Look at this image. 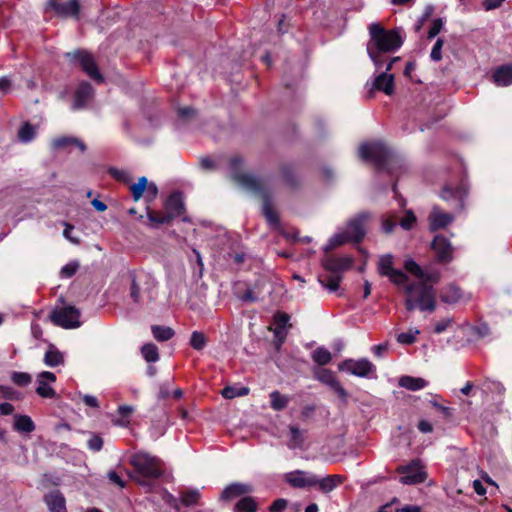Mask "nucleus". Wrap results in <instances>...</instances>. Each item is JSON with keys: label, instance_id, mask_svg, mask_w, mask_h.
I'll return each instance as SVG.
<instances>
[{"label": "nucleus", "instance_id": "6ab92c4d", "mask_svg": "<svg viewBox=\"0 0 512 512\" xmlns=\"http://www.w3.org/2000/svg\"><path fill=\"white\" fill-rule=\"evenodd\" d=\"M44 503L49 512H67L66 499L59 490H52L44 495Z\"/></svg>", "mask_w": 512, "mask_h": 512}, {"label": "nucleus", "instance_id": "f704fd0d", "mask_svg": "<svg viewBox=\"0 0 512 512\" xmlns=\"http://www.w3.org/2000/svg\"><path fill=\"white\" fill-rule=\"evenodd\" d=\"M347 242H353V241L350 239L349 235L347 234V232L345 230L343 232L333 235L329 239L327 245L325 246V251L328 252L330 250H333L336 247L341 246Z\"/></svg>", "mask_w": 512, "mask_h": 512}, {"label": "nucleus", "instance_id": "864d4df0", "mask_svg": "<svg viewBox=\"0 0 512 512\" xmlns=\"http://www.w3.org/2000/svg\"><path fill=\"white\" fill-rule=\"evenodd\" d=\"M88 448L93 452H99L103 447V439L97 434H91L87 441Z\"/></svg>", "mask_w": 512, "mask_h": 512}, {"label": "nucleus", "instance_id": "20e7f679", "mask_svg": "<svg viewBox=\"0 0 512 512\" xmlns=\"http://www.w3.org/2000/svg\"><path fill=\"white\" fill-rule=\"evenodd\" d=\"M368 29L370 39L367 46H371L378 51L395 52L403 44L402 36L396 29L387 30L379 23H371Z\"/></svg>", "mask_w": 512, "mask_h": 512}, {"label": "nucleus", "instance_id": "4c0bfd02", "mask_svg": "<svg viewBox=\"0 0 512 512\" xmlns=\"http://www.w3.org/2000/svg\"><path fill=\"white\" fill-rule=\"evenodd\" d=\"M147 183V178L143 176L138 179V182L133 183L130 186V191L134 201H138L140 198L144 196L145 188H147Z\"/></svg>", "mask_w": 512, "mask_h": 512}, {"label": "nucleus", "instance_id": "680f3d73", "mask_svg": "<svg viewBox=\"0 0 512 512\" xmlns=\"http://www.w3.org/2000/svg\"><path fill=\"white\" fill-rule=\"evenodd\" d=\"M13 82L10 77L3 76L0 77V92L3 94H7L12 90Z\"/></svg>", "mask_w": 512, "mask_h": 512}, {"label": "nucleus", "instance_id": "f3484780", "mask_svg": "<svg viewBox=\"0 0 512 512\" xmlns=\"http://www.w3.org/2000/svg\"><path fill=\"white\" fill-rule=\"evenodd\" d=\"M93 94V87L88 82H81L75 91L72 108L79 110L86 107Z\"/></svg>", "mask_w": 512, "mask_h": 512}, {"label": "nucleus", "instance_id": "a18cd8bd", "mask_svg": "<svg viewBox=\"0 0 512 512\" xmlns=\"http://www.w3.org/2000/svg\"><path fill=\"white\" fill-rule=\"evenodd\" d=\"M325 374L328 375L329 381L328 384L333 388L335 393L343 400L347 399V392L342 387V385L334 378L333 374L330 371H325Z\"/></svg>", "mask_w": 512, "mask_h": 512}, {"label": "nucleus", "instance_id": "e2e57ef3", "mask_svg": "<svg viewBox=\"0 0 512 512\" xmlns=\"http://www.w3.org/2000/svg\"><path fill=\"white\" fill-rule=\"evenodd\" d=\"M433 407H435L439 412L443 414L445 418H450L453 415V409L450 407H446L438 403L437 401H431Z\"/></svg>", "mask_w": 512, "mask_h": 512}, {"label": "nucleus", "instance_id": "423d86ee", "mask_svg": "<svg viewBox=\"0 0 512 512\" xmlns=\"http://www.w3.org/2000/svg\"><path fill=\"white\" fill-rule=\"evenodd\" d=\"M396 472L400 475L399 482L403 485L421 484L428 477L425 467L419 459H414L405 465H399Z\"/></svg>", "mask_w": 512, "mask_h": 512}, {"label": "nucleus", "instance_id": "603ef678", "mask_svg": "<svg viewBox=\"0 0 512 512\" xmlns=\"http://www.w3.org/2000/svg\"><path fill=\"white\" fill-rule=\"evenodd\" d=\"M367 53H368L370 59L372 60V62L374 63L375 67L377 69H380L383 65V58L381 56V54L383 52L378 51L375 48H372L371 46H367Z\"/></svg>", "mask_w": 512, "mask_h": 512}, {"label": "nucleus", "instance_id": "58836bf2", "mask_svg": "<svg viewBox=\"0 0 512 512\" xmlns=\"http://www.w3.org/2000/svg\"><path fill=\"white\" fill-rule=\"evenodd\" d=\"M312 359L318 365L324 366L327 365L332 357L331 353L324 347H318L312 352Z\"/></svg>", "mask_w": 512, "mask_h": 512}, {"label": "nucleus", "instance_id": "bb28decb", "mask_svg": "<svg viewBox=\"0 0 512 512\" xmlns=\"http://www.w3.org/2000/svg\"><path fill=\"white\" fill-rule=\"evenodd\" d=\"M428 382L420 377L402 376L399 379V386L410 391H418L425 388Z\"/></svg>", "mask_w": 512, "mask_h": 512}, {"label": "nucleus", "instance_id": "f03ea898", "mask_svg": "<svg viewBox=\"0 0 512 512\" xmlns=\"http://www.w3.org/2000/svg\"><path fill=\"white\" fill-rule=\"evenodd\" d=\"M243 160L240 157H233L230 160V176L242 188L259 195L263 199V214L269 224H279L277 212L270 204V192L266 180L257 178L252 174L242 172Z\"/></svg>", "mask_w": 512, "mask_h": 512}, {"label": "nucleus", "instance_id": "79ce46f5", "mask_svg": "<svg viewBox=\"0 0 512 512\" xmlns=\"http://www.w3.org/2000/svg\"><path fill=\"white\" fill-rule=\"evenodd\" d=\"M249 393V388L247 387H234L227 386L222 390V396L226 399H233L239 396H245Z\"/></svg>", "mask_w": 512, "mask_h": 512}, {"label": "nucleus", "instance_id": "473e14b6", "mask_svg": "<svg viewBox=\"0 0 512 512\" xmlns=\"http://www.w3.org/2000/svg\"><path fill=\"white\" fill-rule=\"evenodd\" d=\"M44 362L50 367L58 366L63 363V355L54 346H50L45 353Z\"/></svg>", "mask_w": 512, "mask_h": 512}, {"label": "nucleus", "instance_id": "c85d7f7f", "mask_svg": "<svg viewBox=\"0 0 512 512\" xmlns=\"http://www.w3.org/2000/svg\"><path fill=\"white\" fill-rule=\"evenodd\" d=\"M343 481L342 476L340 475H328L324 477L323 479H318V482L316 485L319 486V489L324 492L328 493L334 490L338 485H340Z\"/></svg>", "mask_w": 512, "mask_h": 512}, {"label": "nucleus", "instance_id": "052dcab7", "mask_svg": "<svg viewBox=\"0 0 512 512\" xmlns=\"http://www.w3.org/2000/svg\"><path fill=\"white\" fill-rule=\"evenodd\" d=\"M452 323H453L452 318H446V319L440 320L435 324L434 332L436 334H441L444 331H446L447 328L452 325Z\"/></svg>", "mask_w": 512, "mask_h": 512}, {"label": "nucleus", "instance_id": "39448f33", "mask_svg": "<svg viewBox=\"0 0 512 512\" xmlns=\"http://www.w3.org/2000/svg\"><path fill=\"white\" fill-rule=\"evenodd\" d=\"M362 159L374 163L378 169H384L391 157L390 150L382 142L363 143L359 148Z\"/></svg>", "mask_w": 512, "mask_h": 512}, {"label": "nucleus", "instance_id": "774afa93", "mask_svg": "<svg viewBox=\"0 0 512 512\" xmlns=\"http://www.w3.org/2000/svg\"><path fill=\"white\" fill-rule=\"evenodd\" d=\"M130 296L134 300V302H139V299H140V287L136 283L135 279H133L132 283H131Z\"/></svg>", "mask_w": 512, "mask_h": 512}, {"label": "nucleus", "instance_id": "9d476101", "mask_svg": "<svg viewBox=\"0 0 512 512\" xmlns=\"http://www.w3.org/2000/svg\"><path fill=\"white\" fill-rule=\"evenodd\" d=\"M284 480L293 488H308L315 486L318 478L307 471L295 470L284 475Z\"/></svg>", "mask_w": 512, "mask_h": 512}, {"label": "nucleus", "instance_id": "6e6552de", "mask_svg": "<svg viewBox=\"0 0 512 512\" xmlns=\"http://www.w3.org/2000/svg\"><path fill=\"white\" fill-rule=\"evenodd\" d=\"M66 57L71 61H77L82 70L95 82H103V76L99 72L98 66L94 57L84 50H77L74 52L66 53Z\"/></svg>", "mask_w": 512, "mask_h": 512}, {"label": "nucleus", "instance_id": "338daca9", "mask_svg": "<svg viewBox=\"0 0 512 512\" xmlns=\"http://www.w3.org/2000/svg\"><path fill=\"white\" fill-rule=\"evenodd\" d=\"M73 226L68 224V223H65V229L63 231V236L69 240L70 242H72L73 244H79V239L78 238H75L71 235V232L73 230Z\"/></svg>", "mask_w": 512, "mask_h": 512}, {"label": "nucleus", "instance_id": "6e6d98bb", "mask_svg": "<svg viewBox=\"0 0 512 512\" xmlns=\"http://www.w3.org/2000/svg\"><path fill=\"white\" fill-rule=\"evenodd\" d=\"M444 41L441 38H438L435 42L430 57L433 61H440L442 59V47H443Z\"/></svg>", "mask_w": 512, "mask_h": 512}, {"label": "nucleus", "instance_id": "c9c22d12", "mask_svg": "<svg viewBox=\"0 0 512 512\" xmlns=\"http://www.w3.org/2000/svg\"><path fill=\"white\" fill-rule=\"evenodd\" d=\"M152 334L157 341H168L170 340L175 332L172 328L166 326L154 325L151 328Z\"/></svg>", "mask_w": 512, "mask_h": 512}, {"label": "nucleus", "instance_id": "7c9ffc66", "mask_svg": "<svg viewBox=\"0 0 512 512\" xmlns=\"http://www.w3.org/2000/svg\"><path fill=\"white\" fill-rule=\"evenodd\" d=\"M341 279L342 277L340 274L330 273L329 275L326 276H320L318 278V281L324 288H326L330 292H335L339 288V283Z\"/></svg>", "mask_w": 512, "mask_h": 512}, {"label": "nucleus", "instance_id": "4468645a", "mask_svg": "<svg viewBox=\"0 0 512 512\" xmlns=\"http://www.w3.org/2000/svg\"><path fill=\"white\" fill-rule=\"evenodd\" d=\"M368 218V214L361 213L347 223L345 230L353 242H360L364 238L366 234L365 222Z\"/></svg>", "mask_w": 512, "mask_h": 512}, {"label": "nucleus", "instance_id": "ddd939ff", "mask_svg": "<svg viewBox=\"0 0 512 512\" xmlns=\"http://www.w3.org/2000/svg\"><path fill=\"white\" fill-rule=\"evenodd\" d=\"M437 260L441 263H448L453 259V246L450 241L442 235L434 237L432 244Z\"/></svg>", "mask_w": 512, "mask_h": 512}, {"label": "nucleus", "instance_id": "a211bd4d", "mask_svg": "<svg viewBox=\"0 0 512 512\" xmlns=\"http://www.w3.org/2000/svg\"><path fill=\"white\" fill-rule=\"evenodd\" d=\"M440 298L445 303L455 304L461 301H468L470 296L466 295L460 287L454 284H449L441 289Z\"/></svg>", "mask_w": 512, "mask_h": 512}, {"label": "nucleus", "instance_id": "1a4fd4ad", "mask_svg": "<svg viewBox=\"0 0 512 512\" xmlns=\"http://www.w3.org/2000/svg\"><path fill=\"white\" fill-rule=\"evenodd\" d=\"M339 369L343 371H347L358 377H369L370 374L376 371L375 365L370 362L368 359H347L344 360L340 365Z\"/></svg>", "mask_w": 512, "mask_h": 512}, {"label": "nucleus", "instance_id": "2eb2a0df", "mask_svg": "<svg viewBox=\"0 0 512 512\" xmlns=\"http://www.w3.org/2000/svg\"><path fill=\"white\" fill-rule=\"evenodd\" d=\"M324 269L329 273L340 274L343 271L348 270L352 265V259L350 257H333L327 256L322 260Z\"/></svg>", "mask_w": 512, "mask_h": 512}, {"label": "nucleus", "instance_id": "a878e982", "mask_svg": "<svg viewBox=\"0 0 512 512\" xmlns=\"http://www.w3.org/2000/svg\"><path fill=\"white\" fill-rule=\"evenodd\" d=\"M201 493L198 489L188 488L179 492V501L186 507H192L199 504Z\"/></svg>", "mask_w": 512, "mask_h": 512}, {"label": "nucleus", "instance_id": "b1692460", "mask_svg": "<svg viewBox=\"0 0 512 512\" xmlns=\"http://www.w3.org/2000/svg\"><path fill=\"white\" fill-rule=\"evenodd\" d=\"M53 8L56 13L63 17L78 18L80 5L77 0H69L67 2L53 3Z\"/></svg>", "mask_w": 512, "mask_h": 512}, {"label": "nucleus", "instance_id": "a19ab883", "mask_svg": "<svg viewBox=\"0 0 512 512\" xmlns=\"http://www.w3.org/2000/svg\"><path fill=\"white\" fill-rule=\"evenodd\" d=\"M420 334V331L417 328H411L407 332H402L397 335V341L403 345H411L416 342L417 336Z\"/></svg>", "mask_w": 512, "mask_h": 512}, {"label": "nucleus", "instance_id": "aec40b11", "mask_svg": "<svg viewBox=\"0 0 512 512\" xmlns=\"http://www.w3.org/2000/svg\"><path fill=\"white\" fill-rule=\"evenodd\" d=\"M454 220V216L450 213L443 212L439 207H433L430 215V230L436 231L445 228Z\"/></svg>", "mask_w": 512, "mask_h": 512}, {"label": "nucleus", "instance_id": "ea45409f", "mask_svg": "<svg viewBox=\"0 0 512 512\" xmlns=\"http://www.w3.org/2000/svg\"><path fill=\"white\" fill-rule=\"evenodd\" d=\"M36 135V129L30 123H24L18 131V138L23 143H28L34 139Z\"/></svg>", "mask_w": 512, "mask_h": 512}, {"label": "nucleus", "instance_id": "0e129e2a", "mask_svg": "<svg viewBox=\"0 0 512 512\" xmlns=\"http://www.w3.org/2000/svg\"><path fill=\"white\" fill-rule=\"evenodd\" d=\"M107 476L112 483L116 484L120 488L125 487V481L115 471H109Z\"/></svg>", "mask_w": 512, "mask_h": 512}, {"label": "nucleus", "instance_id": "37998d69", "mask_svg": "<svg viewBox=\"0 0 512 512\" xmlns=\"http://www.w3.org/2000/svg\"><path fill=\"white\" fill-rule=\"evenodd\" d=\"M206 344L207 338L204 333L199 331L192 332L190 337V345L193 349L200 351L206 346Z\"/></svg>", "mask_w": 512, "mask_h": 512}, {"label": "nucleus", "instance_id": "393cba45", "mask_svg": "<svg viewBox=\"0 0 512 512\" xmlns=\"http://www.w3.org/2000/svg\"><path fill=\"white\" fill-rule=\"evenodd\" d=\"M493 80L498 86H508L512 84V65H504L497 68L493 75Z\"/></svg>", "mask_w": 512, "mask_h": 512}, {"label": "nucleus", "instance_id": "49530a36", "mask_svg": "<svg viewBox=\"0 0 512 512\" xmlns=\"http://www.w3.org/2000/svg\"><path fill=\"white\" fill-rule=\"evenodd\" d=\"M11 380L14 384L20 387H25L31 383L32 377L26 372H13L11 375Z\"/></svg>", "mask_w": 512, "mask_h": 512}, {"label": "nucleus", "instance_id": "4be33fe9", "mask_svg": "<svg viewBox=\"0 0 512 512\" xmlns=\"http://www.w3.org/2000/svg\"><path fill=\"white\" fill-rule=\"evenodd\" d=\"M374 90L382 91L387 95H391L394 91V76L386 72L380 73L373 81L370 93Z\"/></svg>", "mask_w": 512, "mask_h": 512}, {"label": "nucleus", "instance_id": "0eeeda50", "mask_svg": "<svg viewBox=\"0 0 512 512\" xmlns=\"http://www.w3.org/2000/svg\"><path fill=\"white\" fill-rule=\"evenodd\" d=\"M50 317L55 325L65 329H75L81 326L80 311L75 306L56 308Z\"/></svg>", "mask_w": 512, "mask_h": 512}, {"label": "nucleus", "instance_id": "cd10ccee", "mask_svg": "<svg viewBox=\"0 0 512 512\" xmlns=\"http://www.w3.org/2000/svg\"><path fill=\"white\" fill-rule=\"evenodd\" d=\"M13 428L18 432L31 433L35 430V424L30 416L16 414L14 415Z\"/></svg>", "mask_w": 512, "mask_h": 512}, {"label": "nucleus", "instance_id": "bf43d9fd", "mask_svg": "<svg viewBox=\"0 0 512 512\" xmlns=\"http://www.w3.org/2000/svg\"><path fill=\"white\" fill-rule=\"evenodd\" d=\"M162 499L174 509H179V500L167 490L162 491Z\"/></svg>", "mask_w": 512, "mask_h": 512}, {"label": "nucleus", "instance_id": "5fc2aeb1", "mask_svg": "<svg viewBox=\"0 0 512 512\" xmlns=\"http://www.w3.org/2000/svg\"><path fill=\"white\" fill-rule=\"evenodd\" d=\"M290 317L286 313H277L274 317L275 323L277 325V329L275 330L276 336H279L281 330L285 328L289 321Z\"/></svg>", "mask_w": 512, "mask_h": 512}, {"label": "nucleus", "instance_id": "9b49d317", "mask_svg": "<svg viewBox=\"0 0 512 512\" xmlns=\"http://www.w3.org/2000/svg\"><path fill=\"white\" fill-rule=\"evenodd\" d=\"M467 193L468 191L464 184H461L455 188L447 185L442 189L440 197L444 201L452 202L454 209L461 211L464 209V200L467 196Z\"/></svg>", "mask_w": 512, "mask_h": 512}, {"label": "nucleus", "instance_id": "2f4dec72", "mask_svg": "<svg viewBox=\"0 0 512 512\" xmlns=\"http://www.w3.org/2000/svg\"><path fill=\"white\" fill-rule=\"evenodd\" d=\"M289 402L290 398L286 395H282L279 391H273L270 393V404L272 409L275 411L285 409Z\"/></svg>", "mask_w": 512, "mask_h": 512}, {"label": "nucleus", "instance_id": "c756f323", "mask_svg": "<svg viewBox=\"0 0 512 512\" xmlns=\"http://www.w3.org/2000/svg\"><path fill=\"white\" fill-rule=\"evenodd\" d=\"M53 145L56 148H65L68 146H76L80 149L81 152H84L86 149L85 144L78 138L63 136L53 140Z\"/></svg>", "mask_w": 512, "mask_h": 512}, {"label": "nucleus", "instance_id": "412c9836", "mask_svg": "<svg viewBox=\"0 0 512 512\" xmlns=\"http://www.w3.org/2000/svg\"><path fill=\"white\" fill-rule=\"evenodd\" d=\"M184 211V203L180 192L172 193L165 202V213L170 219L179 217Z\"/></svg>", "mask_w": 512, "mask_h": 512}, {"label": "nucleus", "instance_id": "c03bdc74", "mask_svg": "<svg viewBox=\"0 0 512 512\" xmlns=\"http://www.w3.org/2000/svg\"><path fill=\"white\" fill-rule=\"evenodd\" d=\"M290 434H291V438H290L289 447L290 448L301 447L304 443V437H303V433L300 431V429L297 428L296 426H290Z\"/></svg>", "mask_w": 512, "mask_h": 512}, {"label": "nucleus", "instance_id": "dca6fc26", "mask_svg": "<svg viewBox=\"0 0 512 512\" xmlns=\"http://www.w3.org/2000/svg\"><path fill=\"white\" fill-rule=\"evenodd\" d=\"M56 381V376L54 373L49 371L41 372L37 376V388L36 392L39 396L43 398H54L56 393L54 389L48 384V382L53 383Z\"/></svg>", "mask_w": 512, "mask_h": 512}, {"label": "nucleus", "instance_id": "e433bc0d", "mask_svg": "<svg viewBox=\"0 0 512 512\" xmlns=\"http://www.w3.org/2000/svg\"><path fill=\"white\" fill-rule=\"evenodd\" d=\"M141 354L143 358L149 363H154L159 360L158 348L152 343L143 345L141 348Z\"/></svg>", "mask_w": 512, "mask_h": 512}, {"label": "nucleus", "instance_id": "69168bd1", "mask_svg": "<svg viewBox=\"0 0 512 512\" xmlns=\"http://www.w3.org/2000/svg\"><path fill=\"white\" fill-rule=\"evenodd\" d=\"M287 507V501L285 499H277L270 506L271 512H282Z\"/></svg>", "mask_w": 512, "mask_h": 512}, {"label": "nucleus", "instance_id": "7ed1b4c3", "mask_svg": "<svg viewBox=\"0 0 512 512\" xmlns=\"http://www.w3.org/2000/svg\"><path fill=\"white\" fill-rule=\"evenodd\" d=\"M129 463L134 468V474L129 473L131 479L147 488L148 491L152 489L153 481L163 474L161 460L143 451L134 453L130 457Z\"/></svg>", "mask_w": 512, "mask_h": 512}, {"label": "nucleus", "instance_id": "4d7b16f0", "mask_svg": "<svg viewBox=\"0 0 512 512\" xmlns=\"http://www.w3.org/2000/svg\"><path fill=\"white\" fill-rule=\"evenodd\" d=\"M443 25H444V22L441 18H437V19L433 20L432 26L430 27V29L428 31L427 38L432 39L436 35H438V33L443 28Z\"/></svg>", "mask_w": 512, "mask_h": 512}, {"label": "nucleus", "instance_id": "13d9d810", "mask_svg": "<svg viewBox=\"0 0 512 512\" xmlns=\"http://www.w3.org/2000/svg\"><path fill=\"white\" fill-rule=\"evenodd\" d=\"M158 195V188L154 183H147V188H145L144 197L147 202H152Z\"/></svg>", "mask_w": 512, "mask_h": 512}, {"label": "nucleus", "instance_id": "5701e85b", "mask_svg": "<svg viewBox=\"0 0 512 512\" xmlns=\"http://www.w3.org/2000/svg\"><path fill=\"white\" fill-rule=\"evenodd\" d=\"M250 492H252L251 485L244 483H232L222 491L221 499L225 501H231Z\"/></svg>", "mask_w": 512, "mask_h": 512}, {"label": "nucleus", "instance_id": "09e8293b", "mask_svg": "<svg viewBox=\"0 0 512 512\" xmlns=\"http://www.w3.org/2000/svg\"><path fill=\"white\" fill-rule=\"evenodd\" d=\"M79 262L74 260L64 265L60 271V275L63 278H71L79 269Z\"/></svg>", "mask_w": 512, "mask_h": 512}, {"label": "nucleus", "instance_id": "72a5a7b5", "mask_svg": "<svg viewBox=\"0 0 512 512\" xmlns=\"http://www.w3.org/2000/svg\"><path fill=\"white\" fill-rule=\"evenodd\" d=\"M258 505L256 501L249 496L241 498L234 507V512H256Z\"/></svg>", "mask_w": 512, "mask_h": 512}, {"label": "nucleus", "instance_id": "f257e3e1", "mask_svg": "<svg viewBox=\"0 0 512 512\" xmlns=\"http://www.w3.org/2000/svg\"><path fill=\"white\" fill-rule=\"evenodd\" d=\"M407 272L414 275L418 282H413L405 286L407 298L405 308L408 311L419 309L421 311H434L436 307L435 291L433 283H437L440 274L437 271H426L420 267L414 260L408 259L404 263Z\"/></svg>", "mask_w": 512, "mask_h": 512}, {"label": "nucleus", "instance_id": "f8f14e48", "mask_svg": "<svg viewBox=\"0 0 512 512\" xmlns=\"http://www.w3.org/2000/svg\"><path fill=\"white\" fill-rule=\"evenodd\" d=\"M379 272L381 275L387 276L396 285H402L407 282L406 274L401 270L393 268V258L391 255H385L380 258Z\"/></svg>", "mask_w": 512, "mask_h": 512}, {"label": "nucleus", "instance_id": "3c124183", "mask_svg": "<svg viewBox=\"0 0 512 512\" xmlns=\"http://www.w3.org/2000/svg\"><path fill=\"white\" fill-rule=\"evenodd\" d=\"M415 223L416 216L414 215L413 211L407 210L405 212L404 217L400 220L399 224L404 230H410Z\"/></svg>", "mask_w": 512, "mask_h": 512}, {"label": "nucleus", "instance_id": "8fccbe9b", "mask_svg": "<svg viewBox=\"0 0 512 512\" xmlns=\"http://www.w3.org/2000/svg\"><path fill=\"white\" fill-rule=\"evenodd\" d=\"M148 219L156 224H167L171 221L170 216L166 213L160 214L148 209L147 212Z\"/></svg>", "mask_w": 512, "mask_h": 512}, {"label": "nucleus", "instance_id": "de8ad7c7", "mask_svg": "<svg viewBox=\"0 0 512 512\" xmlns=\"http://www.w3.org/2000/svg\"><path fill=\"white\" fill-rule=\"evenodd\" d=\"M397 216L395 214H387L382 217V229L385 233H392L397 225Z\"/></svg>", "mask_w": 512, "mask_h": 512}]
</instances>
